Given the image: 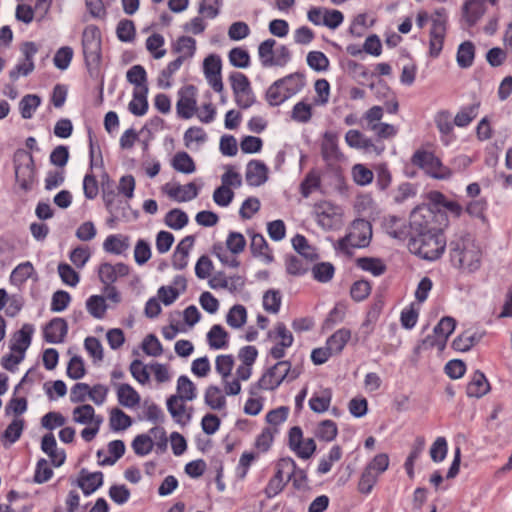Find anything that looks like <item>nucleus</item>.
I'll return each mask as SVG.
<instances>
[{
    "label": "nucleus",
    "instance_id": "nucleus-1",
    "mask_svg": "<svg viewBox=\"0 0 512 512\" xmlns=\"http://www.w3.org/2000/svg\"><path fill=\"white\" fill-rule=\"evenodd\" d=\"M450 263L466 273H473L481 266V251L470 235H457L448 243Z\"/></svg>",
    "mask_w": 512,
    "mask_h": 512
},
{
    "label": "nucleus",
    "instance_id": "nucleus-2",
    "mask_svg": "<svg viewBox=\"0 0 512 512\" xmlns=\"http://www.w3.org/2000/svg\"><path fill=\"white\" fill-rule=\"evenodd\" d=\"M447 215L445 212L437 209L430 204L416 206L410 214L409 238L425 236L443 231V226L447 225Z\"/></svg>",
    "mask_w": 512,
    "mask_h": 512
},
{
    "label": "nucleus",
    "instance_id": "nucleus-3",
    "mask_svg": "<svg viewBox=\"0 0 512 512\" xmlns=\"http://www.w3.org/2000/svg\"><path fill=\"white\" fill-rule=\"evenodd\" d=\"M305 86L301 73H292L273 82L266 91L265 98L272 107L279 106L300 92Z\"/></svg>",
    "mask_w": 512,
    "mask_h": 512
},
{
    "label": "nucleus",
    "instance_id": "nucleus-4",
    "mask_svg": "<svg viewBox=\"0 0 512 512\" xmlns=\"http://www.w3.org/2000/svg\"><path fill=\"white\" fill-rule=\"evenodd\" d=\"M408 248L411 253L422 259L434 261L441 257L446 248L443 231L409 238Z\"/></svg>",
    "mask_w": 512,
    "mask_h": 512
},
{
    "label": "nucleus",
    "instance_id": "nucleus-5",
    "mask_svg": "<svg viewBox=\"0 0 512 512\" xmlns=\"http://www.w3.org/2000/svg\"><path fill=\"white\" fill-rule=\"evenodd\" d=\"M101 32L95 25H88L82 33V50L91 76L97 75L101 63Z\"/></svg>",
    "mask_w": 512,
    "mask_h": 512
},
{
    "label": "nucleus",
    "instance_id": "nucleus-6",
    "mask_svg": "<svg viewBox=\"0 0 512 512\" xmlns=\"http://www.w3.org/2000/svg\"><path fill=\"white\" fill-rule=\"evenodd\" d=\"M372 237L371 224L364 219H357L352 223V230L345 237L338 240L337 249L350 256L353 248H364L370 243Z\"/></svg>",
    "mask_w": 512,
    "mask_h": 512
},
{
    "label": "nucleus",
    "instance_id": "nucleus-7",
    "mask_svg": "<svg viewBox=\"0 0 512 512\" xmlns=\"http://www.w3.org/2000/svg\"><path fill=\"white\" fill-rule=\"evenodd\" d=\"M291 368L289 361H278L268 368L261 378L250 387L249 393L257 395L258 390H275L288 377Z\"/></svg>",
    "mask_w": 512,
    "mask_h": 512
},
{
    "label": "nucleus",
    "instance_id": "nucleus-8",
    "mask_svg": "<svg viewBox=\"0 0 512 512\" xmlns=\"http://www.w3.org/2000/svg\"><path fill=\"white\" fill-rule=\"evenodd\" d=\"M411 163L434 179H449L452 175L451 170L430 151L417 150L411 157Z\"/></svg>",
    "mask_w": 512,
    "mask_h": 512
},
{
    "label": "nucleus",
    "instance_id": "nucleus-9",
    "mask_svg": "<svg viewBox=\"0 0 512 512\" xmlns=\"http://www.w3.org/2000/svg\"><path fill=\"white\" fill-rule=\"evenodd\" d=\"M14 167L19 187L25 192L31 190L35 178V161L32 153L17 150L14 155Z\"/></svg>",
    "mask_w": 512,
    "mask_h": 512
},
{
    "label": "nucleus",
    "instance_id": "nucleus-10",
    "mask_svg": "<svg viewBox=\"0 0 512 512\" xmlns=\"http://www.w3.org/2000/svg\"><path fill=\"white\" fill-rule=\"evenodd\" d=\"M455 327L456 321L453 317H443L434 327L433 335H428L415 347V353H419L421 350L433 347H437L440 351L444 350L447 340L453 333Z\"/></svg>",
    "mask_w": 512,
    "mask_h": 512
},
{
    "label": "nucleus",
    "instance_id": "nucleus-11",
    "mask_svg": "<svg viewBox=\"0 0 512 512\" xmlns=\"http://www.w3.org/2000/svg\"><path fill=\"white\" fill-rule=\"evenodd\" d=\"M447 20V12L443 7L436 9L431 16L432 27L430 30L429 55L432 58H437L443 49Z\"/></svg>",
    "mask_w": 512,
    "mask_h": 512
},
{
    "label": "nucleus",
    "instance_id": "nucleus-12",
    "mask_svg": "<svg viewBox=\"0 0 512 512\" xmlns=\"http://www.w3.org/2000/svg\"><path fill=\"white\" fill-rule=\"evenodd\" d=\"M229 81L235 97V102L241 109H247L256 102L250 81L245 74L241 72H232L229 75Z\"/></svg>",
    "mask_w": 512,
    "mask_h": 512
},
{
    "label": "nucleus",
    "instance_id": "nucleus-13",
    "mask_svg": "<svg viewBox=\"0 0 512 512\" xmlns=\"http://www.w3.org/2000/svg\"><path fill=\"white\" fill-rule=\"evenodd\" d=\"M180 98L176 104L177 114L183 119H190L197 110L196 88L187 85L179 91Z\"/></svg>",
    "mask_w": 512,
    "mask_h": 512
},
{
    "label": "nucleus",
    "instance_id": "nucleus-14",
    "mask_svg": "<svg viewBox=\"0 0 512 512\" xmlns=\"http://www.w3.org/2000/svg\"><path fill=\"white\" fill-rule=\"evenodd\" d=\"M103 201L107 211L113 217L111 221L118 219L119 217H128L127 211L130 209L129 203L119 198L113 190L107 191L103 188Z\"/></svg>",
    "mask_w": 512,
    "mask_h": 512
},
{
    "label": "nucleus",
    "instance_id": "nucleus-15",
    "mask_svg": "<svg viewBox=\"0 0 512 512\" xmlns=\"http://www.w3.org/2000/svg\"><path fill=\"white\" fill-rule=\"evenodd\" d=\"M68 333V324L64 318L55 317L50 320L43 331L44 340L48 343H62Z\"/></svg>",
    "mask_w": 512,
    "mask_h": 512
},
{
    "label": "nucleus",
    "instance_id": "nucleus-16",
    "mask_svg": "<svg viewBox=\"0 0 512 512\" xmlns=\"http://www.w3.org/2000/svg\"><path fill=\"white\" fill-rule=\"evenodd\" d=\"M163 190L170 198L177 202L191 201L199 194V187H197L194 182H190L186 185L176 184L173 186L166 184Z\"/></svg>",
    "mask_w": 512,
    "mask_h": 512
},
{
    "label": "nucleus",
    "instance_id": "nucleus-17",
    "mask_svg": "<svg viewBox=\"0 0 512 512\" xmlns=\"http://www.w3.org/2000/svg\"><path fill=\"white\" fill-rule=\"evenodd\" d=\"M345 141L348 146L356 149H363L365 151H375L378 155L384 150V146H378L373 141L367 138L359 130L351 129L345 135Z\"/></svg>",
    "mask_w": 512,
    "mask_h": 512
},
{
    "label": "nucleus",
    "instance_id": "nucleus-18",
    "mask_svg": "<svg viewBox=\"0 0 512 512\" xmlns=\"http://www.w3.org/2000/svg\"><path fill=\"white\" fill-rule=\"evenodd\" d=\"M245 178L248 185L261 186L268 180V167L260 160H251L247 164Z\"/></svg>",
    "mask_w": 512,
    "mask_h": 512
},
{
    "label": "nucleus",
    "instance_id": "nucleus-19",
    "mask_svg": "<svg viewBox=\"0 0 512 512\" xmlns=\"http://www.w3.org/2000/svg\"><path fill=\"white\" fill-rule=\"evenodd\" d=\"M77 485L85 495H90L103 485V473L101 471L91 473L83 468L79 473Z\"/></svg>",
    "mask_w": 512,
    "mask_h": 512
},
{
    "label": "nucleus",
    "instance_id": "nucleus-20",
    "mask_svg": "<svg viewBox=\"0 0 512 512\" xmlns=\"http://www.w3.org/2000/svg\"><path fill=\"white\" fill-rule=\"evenodd\" d=\"M33 332V325L24 324L19 331L14 333L10 343V350L24 355L31 344Z\"/></svg>",
    "mask_w": 512,
    "mask_h": 512
},
{
    "label": "nucleus",
    "instance_id": "nucleus-21",
    "mask_svg": "<svg viewBox=\"0 0 512 512\" xmlns=\"http://www.w3.org/2000/svg\"><path fill=\"white\" fill-rule=\"evenodd\" d=\"M434 122L441 134V141L445 145H448L454 138L453 127L455 124L454 121L452 122L451 113L448 110H441L437 112L434 117Z\"/></svg>",
    "mask_w": 512,
    "mask_h": 512
},
{
    "label": "nucleus",
    "instance_id": "nucleus-22",
    "mask_svg": "<svg viewBox=\"0 0 512 512\" xmlns=\"http://www.w3.org/2000/svg\"><path fill=\"white\" fill-rule=\"evenodd\" d=\"M490 389V384L481 371H475L471 381L467 384L466 393L469 397L480 398Z\"/></svg>",
    "mask_w": 512,
    "mask_h": 512
},
{
    "label": "nucleus",
    "instance_id": "nucleus-23",
    "mask_svg": "<svg viewBox=\"0 0 512 512\" xmlns=\"http://www.w3.org/2000/svg\"><path fill=\"white\" fill-rule=\"evenodd\" d=\"M250 250L253 256L263 257L267 263H271L274 260L269 245L262 234L253 233L251 235Z\"/></svg>",
    "mask_w": 512,
    "mask_h": 512
},
{
    "label": "nucleus",
    "instance_id": "nucleus-24",
    "mask_svg": "<svg viewBox=\"0 0 512 512\" xmlns=\"http://www.w3.org/2000/svg\"><path fill=\"white\" fill-rule=\"evenodd\" d=\"M148 91V87H144V89H134L133 99L128 105V109L133 115L143 116L147 113L149 107L147 100Z\"/></svg>",
    "mask_w": 512,
    "mask_h": 512
},
{
    "label": "nucleus",
    "instance_id": "nucleus-25",
    "mask_svg": "<svg viewBox=\"0 0 512 512\" xmlns=\"http://www.w3.org/2000/svg\"><path fill=\"white\" fill-rule=\"evenodd\" d=\"M351 338V331L341 328L333 333L326 341V346L333 355L340 354Z\"/></svg>",
    "mask_w": 512,
    "mask_h": 512
},
{
    "label": "nucleus",
    "instance_id": "nucleus-26",
    "mask_svg": "<svg viewBox=\"0 0 512 512\" xmlns=\"http://www.w3.org/2000/svg\"><path fill=\"white\" fill-rule=\"evenodd\" d=\"M117 398L120 405L132 408L140 403V396L129 384L117 385Z\"/></svg>",
    "mask_w": 512,
    "mask_h": 512
},
{
    "label": "nucleus",
    "instance_id": "nucleus-27",
    "mask_svg": "<svg viewBox=\"0 0 512 512\" xmlns=\"http://www.w3.org/2000/svg\"><path fill=\"white\" fill-rule=\"evenodd\" d=\"M485 12V0H469L463 6V14L470 26L482 17Z\"/></svg>",
    "mask_w": 512,
    "mask_h": 512
},
{
    "label": "nucleus",
    "instance_id": "nucleus-28",
    "mask_svg": "<svg viewBox=\"0 0 512 512\" xmlns=\"http://www.w3.org/2000/svg\"><path fill=\"white\" fill-rule=\"evenodd\" d=\"M356 266L363 271L370 272L373 276H381L387 270L383 260L376 257H359L356 259Z\"/></svg>",
    "mask_w": 512,
    "mask_h": 512
},
{
    "label": "nucleus",
    "instance_id": "nucleus-29",
    "mask_svg": "<svg viewBox=\"0 0 512 512\" xmlns=\"http://www.w3.org/2000/svg\"><path fill=\"white\" fill-rule=\"evenodd\" d=\"M321 188V173L316 169H311L300 183V193L304 198H308L313 191Z\"/></svg>",
    "mask_w": 512,
    "mask_h": 512
},
{
    "label": "nucleus",
    "instance_id": "nucleus-30",
    "mask_svg": "<svg viewBox=\"0 0 512 512\" xmlns=\"http://www.w3.org/2000/svg\"><path fill=\"white\" fill-rule=\"evenodd\" d=\"M229 334L219 324H215L211 327L207 333V341L212 349H223L228 346Z\"/></svg>",
    "mask_w": 512,
    "mask_h": 512
},
{
    "label": "nucleus",
    "instance_id": "nucleus-31",
    "mask_svg": "<svg viewBox=\"0 0 512 512\" xmlns=\"http://www.w3.org/2000/svg\"><path fill=\"white\" fill-rule=\"evenodd\" d=\"M276 45V40L269 38L261 42L258 46V56L261 65L264 68L273 67L274 66V47Z\"/></svg>",
    "mask_w": 512,
    "mask_h": 512
},
{
    "label": "nucleus",
    "instance_id": "nucleus-32",
    "mask_svg": "<svg viewBox=\"0 0 512 512\" xmlns=\"http://www.w3.org/2000/svg\"><path fill=\"white\" fill-rule=\"evenodd\" d=\"M384 228L387 234L395 239H404L407 235L403 219L397 216H388L385 218Z\"/></svg>",
    "mask_w": 512,
    "mask_h": 512
},
{
    "label": "nucleus",
    "instance_id": "nucleus-33",
    "mask_svg": "<svg viewBox=\"0 0 512 512\" xmlns=\"http://www.w3.org/2000/svg\"><path fill=\"white\" fill-rule=\"evenodd\" d=\"M475 57V46L471 41L461 43L457 51V63L461 68H469L472 66Z\"/></svg>",
    "mask_w": 512,
    "mask_h": 512
},
{
    "label": "nucleus",
    "instance_id": "nucleus-34",
    "mask_svg": "<svg viewBox=\"0 0 512 512\" xmlns=\"http://www.w3.org/2000/svg\"><path fill=\"white\" fill-rule=\"evenodd\" d=\"M172 167L181 173L191 174L195 172L196 166L192 157L185 151L177 152L172 159Z\"/></svg>",
    "mask_w": 512,
    "mask_h": 512
},
{
    "label": "nucleus",
    "instance_id": "nucleus-35",
    "mask_svg": "<svg viewBox=\"0 0 512 512\" xmlns=\"http://www.w3.org/2000/svg\"><path fill=\"white\" fill-rule=\"evenodd\" d=\"M183 62V56H178L175 60L171 61L167 67L160 72V75L157 79L158 86L165 89L170 88L172 85L170 78L180 69Z\"/></svg>",
    "mask_w": 512,
    "mask_h": 512
},
{
    "label": "nucleus",
    "instance_id": "nucleus-36",
    "mask_svg": "<svg viewBox=\"0 0 512 512\" xmlns=\"http://www.w3.org/2000/svg\"><path fill=\"white\" fill-rule=\"evenodd\" d=\"M205 403L213 410H221L226 405L225 396L222 394L220 388L215 385H210L205 391Z\"/></svg>",
    "mask_w": 512,
    "mask_h": 512
},
{
    "label": "nucleus",
    "instance_id": "nucleus-37",
    "mask_svg": "<svg viewBox=\"0 0 512 512\" xmlns=\"http://www.w3.org/2000/svg\"><path fill=\"white\" fill-rule=\"evenodd\" d=\"M196 51V40L190 36H180L173 44V52L180 53V56L192 58Z\"/></svg>",
    "mask_w": 512,
    "mask_h": 512
},
{
    "label": "nucleus",
    "instance_id": "nucleus-38",
    "mask_svg": "<svg viewBox=\"0 0 512 512\" xmlns=\"http://www.w3.org/2000/svg\"><path fill=\"white\" fill-rule=\"evenodd\" d=\"M128 247V237H123L121 235H110L103 243V248L106 252L116 255L122 254L128 249Z\"/></svg>",
    "mask_w": 512,
    "mask_h": 512
},
{
    "label": "nucleus",
    "instance_id": "nucleus-39",
    "mask_svg": "<svg viewBox=\"0 0 512 512\" xmlns=\"http://www.w3.org/2000/svg\"><path fill=\"white\" fill-rule=\"evenodd\" d=\"M332 399L330 389H324L320 395L314 394L309 400V407L315 413H324L329 409Z\"/></svg>",
    "mask_w": 512,
    "mask_h": 512
},
{
    "label": "nucleus",
    "instance_id": "nucleus-40",
    "mask_svg": "<svg viewBox=\"0 0 512 512\" xmlns=\"http://www.w3.org/2000/svg\"><path fill=\"white\" fill-rule=\"evenodd\" d=\"M480 103L462 107L454 117V124L457 127L468 126L478 115Z\"/></svg>",
    "mask_w": 512,
    "mask_h": 512
},
{
    "label": "nucleus",
    "instance_id": "nucleus-41",
    "mask_svg": "<svg viewBox=\"0 0 512 512\" xmlns=\"http://www.w3.org/2000/svg\"><path fill=\"white\" fill-rule=\"evenodd\" d=\"M247 321V311L243 305L237 304L230 308L226 316L227 324L235 329L241 328Z\"/></svg>",
    "mask_w": 512,
    "mask_h": 512
},
{
    "label": "nucleus",
    "instance_id": "nucleus-42",
    "mask_svg": "<svg viewBox=\"0 0 512 512\" xmlns=\"http://www.w3.org/2000/svg\"><path fill=\"white\" fill-rule=\"evenodd\" d=\"M127 81L135 86V89H144L147 85V73L142 65L132 66L126 73Z\"/></svg>",
    "mask_w": 512,
    "mask_h": 512
},
{
    "label": "nucleus",
    "instance_id": "nucleus-43",
    "mask_svg": "<svg viewBox=\"0 0 512 512\" xmlns=\"http://www.w3.org/2000/svg\"><path fill=\"white\" fill-rule=\"evenodd\" d=\"M41 103V98L36 94L25 95L19 102V109L23 119H31L34 111Z\"/></svg>",
    "mask_w": 512,
    "mask_h": 512
},
{
    "label": "nucleus",
    "instance_id": "nucleus-44",
    "mask_svg": "<svg viewBox=\"0 0 512 512\" xmlns=\"http://www.w3.org/2000/svg\"><path fill=\"white\" fill-rule=\"evenodd\" d=\"M177 395L182 401H192L196 397V387L194 383L185 375L177 380Z\"/></svg>",
    "mask_w": 512,
    "mask_h": 512
},
{
    "label": "nucleus",
    "instance_id": "nucleus-45",
    "mask_svg": "<svg viewBox=\"0 0 512 512\" xmlns=\"http://www.w3.org/2000/svg\"><path fill=\"white\" fill-rule=\"evenodd\" d=\"M108 451L111 456H105L100 461V466L114 465L125 453V444L122 440H113L108 444Z\"/></svg>",
    "mask_w": 512,
    "mask_h": 512
},
{
    "label": "nucleus",
    "instance_id": "nucleus-46",
    "mask_svg": "<svg viewBox=\"0 0 512 512\" xmlns=\"http://www.w3.org/2000/svg\"><path fill=\"white\" fill-rule=\"evenodd\" d=\"M109 424L110 428L113 431L126 430L132 425V419L130 416L125 414L121 409L114 408L111 411Z\"/></svg>",
    "mask_w": 512,
    "mask_h": 512
},
{
    "label": "nucleus",
    "instance_id": "nucleus-47",
    "mask_svg": "<svg viewBox=\"0 0 512 512\" xmlns=\"http://www.w3.org/2000/svg\"><path fill=\"white\" fill-rule=\"evenodd\" d=\"M86 308L91 316L97 319H102L107 310L105 297L100 295L90 296L86 301Z\"/></svg>",
    "mask_w": 512,
    "mask_h": 512
},
{
    "label": "nucleus",
    "instance_id": "nucleus-48",
    "mask_svg": "<svg viewBox=\"0 0 512 512\" xmlns=\"http://www.w3.org/2000/svg\"><path fill=\"white\" fill-rule=\"evenodd\" d=\"M164 222L169 228L180 230L187 225L188 216L181 209L174 208L166 214Z\"/></svg>",
    "mask_w": 512,
    "mask_h": 512
},
{
    "label": "nucleus",
    "instance_id": "nucleus-49",
    "mask_svg": "<svg viewBox=\"0 0 512 512\" xmlns=\"http://www.w3.org/2000/svg\"><path fill=\"white\" fill-rule=\"evenodd\" d=\"M338 434V428L334 421L323 420L319 423L316 430V437L320 440L330 442L333 441Z\"/></svg>",
    "mask_w": 512,
    "mask_h": 512
},
{
    "label": "nucleus",
    "instance_id": "nucleus-50",
    "mask_svg": "<svg viewBox=\"0 0 512 512\" xmlns=\"http://www.w3.org/2000/svg\"><path fill=\"white\" fill-rule=\"evenodd\" d=\"M231 65L235 68H247L250 65V55L241 47L232 48L228 54Z\"/></svg>",
    "mask_w": 512,
    "mask_h": 512
},
{
    "label": "nucleus",
    "instance_id": "nucleus-51",
    "mask_svg": "<svg viewBox=\"0 0 512 512\" xmlns=\"http://www.w3.org/2000/svg\"><path fill=\"white\" fill-rule=\"evenodd\" d=\"M164 42V37L161 34L153 33L146 39V49L152 53L155 59H161L166 54L165 49H160Z\"/></svg>",
    "mask_w": 512,
    "mask_h": 512
},
{
    "label": "nucleus",
    "instance_id": "nucleus-52",
    "mask_svg": "<svg viewBox=\"0 0 512 512\" xmlns=\"http://www.w3.org/2000/svg\"><path fill=\"white\" fill-rule=\"evenodd\" d=\"M154 443L152 438L147 434L137 435L133 442L132 448L136 455L144 456L149 454L153 449Z\"/></svg>",
    "mask_w": 512,
    "mask_h": 512
},
{
    "label": "nucleus",
    "instance_id": "nucleus-53",
    "mask_svg": "<svg viewBox=\"0 0 512 512\" xmlns=\"http://www.w3.org/2000/svg\"><path fill=\"white\" fill-rule=\"evenodd\" d=\"M292 245L293 248L306 259L313 260L317 257L314 249L309 245L303 235H295L292 239Z\"/></svg>",
    "mask_w": 512,
    "mask_h": 512
},
{
    "label": "nucleus",
    "instance_id": "nucleus-54",
    "mask_svg": "<svg viewBox=\"0 0 512 512\" xmlns=\"http://www.w3.org/2000/svg\"><path fill=\"white\" fill-rule=\"evenodd\" d=\"M308 66L317 71H326L329 67V59L321 51H311L307 55Z\"/></svg>",
    "mask_w": 512,
    "mask_h": 512
},
{
    "label": "nucleus",
    "instance_id": "nucleus-55",
    "mask_svg": "<svg viewBox=\"0 0 512 512\" xmlns=\"http://www.w3.org/2000/svg\"><path fill=\"white\" fill-rule=\"evenodd\" d=\"M478 338L476 334H469L468 332H464L457 336L452 342V348L456 351L467 352L469 351L477 342Z\"/></svg>",
    "mask_w": 512,
    "mask_h": 512
},
{
    "label": "nucleus",
    "instance_id": "nucleus-56",
    "mask_svg": "<svg viewBox=\"0 0 512 512\" xmlns=\"http://www.w3.org/2000/svg\"><path fill=\"white\" fill-rule=\"evenodd\" d=\"M346 314V307L344 304L337 303L334 308L329 312L323 323V329L330 330L336 324L341 323L344 320Z\"/></svg>",
    "mask_w": 512,
    "mask_h": 512
},
{
    "label": "nucleus",
    "instance_id": "nucleus-57",
    "mask_svg": "<svg viewBox=\"0 0 512 512\" xmlns=\"http://www.w3.org/2000/svg\"><path fill=\"white\" fill-rule=\"evenodd\" d=\"M223 0H200L198 12L206 18L213 19L220 13Z\"/></svg>",
    "mask_w": 512,
    "mask_h": 512
},
{
    "label": "nucleus",
    "instance_id": "nucleus-58",
    "mask_svg": "<svg viewBox=\"0 0 512 512\" xmlns=\"http://www.w3.org/2000/svg\"><path fill=\"white\" fill-rule=\"evenodd\" d=\"M34 272L35 269L32 263L27 261L16 266L15 269L12 271L10 278L12 282L22 284L27 279H29Z\"/></svg>",
    "mask_w": 512,
    "mask_h": 512
},
{
    "label": "nucleus",
    "instance_id": "nucleus-59",
    "mask_svg": "<svg viewBox=\"0 0 512 512\" xmlns=\"http://www.w3.org/2000/svg\"><path fill=\"white\" fill-rule=\"evenodd\" d=\"M116 34L120 41L131 42L135 38V25L132 20L123 19L119 21Z\"/></svg>",
    "mask_w": 512,
    "mask_h": 512
},
{
    "label": "nucleus",
    "instance_id": "nucleus-60",
    "mask_svg": "<svg viewBox=\"0 0 512 512\" xmlns=\"http://www.w3.org/2000/svg\"><path fill=\"white\" fill-rule=\"evenodd\" d=\"M312 117V107L310 104L300 101L296 103L291 112V118L300 123H307Z\"/></svg>",
    "mask_w": 512,
    "mask_h": 512
},
{
    "label": "nucleus",
    "instance_id": "nucleus-61",
    "mask_svg": "<svg viewBox=\"0 0 512 512\" xmlns=\"http://www.w3.org/2000/svg\"><path fill=\"white\" fill-rule=\"evenodd\" d=\"M183 402L178 396H170L167 399V409L177 423H182V418L185 415V405Z\"/></svg>",
    "mask_w": 512,
    "mask_h": 512
},
{
    "label": "nucleus",
    "instance_id": "nucleus-62",
    "mask_svg": "<svg viewBox=\"0 0 512 512\" xmlns=\"http://www.w3.org/2000/svg\"><path fill=\"white\" fill-rule=\"evenodd\" d=\"M377 480L378 473L371 472L369 469L365 467L358 483L359 492L362 494H369L372 491Z\"/></svg>",
    "mask_w": 512,
    "mask_h": 512
},
{
    "label": "nucleus",
    "instance_id": "nucleus-63",
    "mask_svg": "<svg viewBox=\"0 0 512 512\" xmlns=\"http://www.w3.org/2000/svg\"><path fill=\"white\" fill-rule=\"evenodd\" d=\"M312 272L317 281L326 283L333 278L334 266L329 262L318 263L314 265Z\"/></svg>",
    "mask_w": 512,
    "mask_h": 512
},
{
    "label": "nucleus",
    "instance_id": "nucleus-64",
    "mask_svg": "<svg viewBox=\"0 0 512 512\" xmlns=\"http://www.w3.org/2000/svg\"><path fill=\"white\" fill-rule=\"evenodd\" d=\"M86 373L84 361L81 356H73L67 366V376L71 379L78 380L84 377Z\"/></svg>",
    "mask_w": 512,
    "mask_h": 512
}]
</instances>
